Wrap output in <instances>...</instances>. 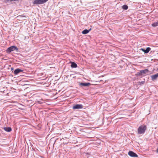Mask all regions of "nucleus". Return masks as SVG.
<instances>
[{"label": "nucleus", "instance_id": "obj_1", "mask_svg": "<svg viewBox=\"0 0 158 158\" xmlns=\"http://www.w3.org/2000/svg\"><path fill=\"white\" fill-rule=\"evenodd\" d=\"M147 129V126L141 125L137 129V132L139 135L143 134Z\"/></svg>", "mask_w": 158, "mask_h": 158}, {"label": "nucleus", "instance_id": "obj_12", "mask_svg": "<svg viewBox=\"0 0 158 158\" xmlns=\"http://www.w3.org/2000/svg\"><path fill=\"white\" fill-rule=\"evenodd\" d=\"M34 4H40L39 0H34L33 2Z\"/></svg>", "mask_w": 158, "mask_h": 158}, {"label": "nucleus", "instance_id": "obj_6", "mask_svg": "<svg viewBox=\"0 0 158 158\" xmlns=\"http://www.w3.org/2000/svg\"><path fill=\"white\" fill-rule=\"evenodd\" d=\"M141 50L144 53H148L151 50V48L149 47L147 48L146 49H144L143 48H142L141 49Z\"/></svg>", "mask_w": 158, "mask_h": 158}, {"label": "nucleus", "instance_id": "obj_9", "mask_svg": "<svg viewBox=\"0 0 158 158\" xmlns=\"http://www.w3.org/2000/svg\"><path fill=\"white\" fill-rule=\"evenodd\" d=\"M151 77L152 80L156 79L158 77V73L152 76Z\"/></svg>", "mask_w": 158, "mask_h": 158}, {"label": "nucleus", "instance_id": "obj_18", "mask_svg": "<svg viewBox=\"0 0 158 158\" xmlns=\"http://www.w3.org/2000/svg\"><path fill=\"white\" fill-rule=\"evenodd\" d=\"M91 30V28H90L88 31H89Z\"/></svg>", "mask_w": 158, "mask_h": 158}, {"label": "nucleus", "instance_id": "obj_15", "mask_svg": "<svg viewBox=\"0 0 158 158\" xmlns=\"http://www.w3.org/2000/svg\"><path fill=\"white\" fill-rule=\"evenodd\" d=\"M152 25L153 27H156L157 26H158V21H157V22H155L154 23H152Z\"/></svg>", "mask_w": 158, "mask_h": 158}, {"label": "nucleus", "instance_id": "obj_5", "mask_svg": "<svg viewBox=\"0 0 158 158\" xmlns=\"http://www.w3.org/2000/svg\"><path fill=\"white\" fill-rule=\"evenodd\" d=\"M128 154L130 156L132 157H137L138 156L136 153L132 151H130L128 153Z\"/></svg>", "mask_w": 158, "mask_h": 158}, {"label": "nucleus", "instance_id": "obj_7", "mask_svg": "<svg viewBox=\"0 0 158 158\" xmlns=\"http://www.w3.org/2000/svg\"><path fill=\"white\" fill-rule=\"evenodd\" d=\"M23 70L19 69H15L14 71V73L15 75H17L19 73L23 72Z\"/></svg>", "mask_w": 158, "mask_h": 158}, {"label": "nucleus", "instance_id": "obj_4", "mask_svg": "<svg viewBox=\"0 0 158 158\" xmlns=\"http://www.w3.org/2000/svg\"><path fill=\"white\" fill-rule=\"evenodd\" d=\"M83 107V105L81 104H76L73 106V109L74 110L82 109Z\"/></svg>", "mask_w": 158, "mask_h": 158}, {"label": "nucleus", "instance_id": "obj_16", "mask_svg": "<svg viewBox=\"0 0 158 158\" xmlns=\"http://www.w3.org/2000/svg\"><path fill=\"white\" fill-rule=\"evenodd\" d=\"M122 8L124 10H127L128 8V6L127 5H123L122 6Z\"/></svg>", "mask_w": 158, "mask_h": 158}, {"label": "nucleus", "instance_id": "obj_17", "mask_svg": "<svg viewBox=\"0 0 158 158\" xmlns=\"http://www.w3.org/2000/svg\"><path fill=\"white\" fill-rule=\"evenodd\" d=\"M144 83V81H142L141 83L142 84H143Z\"/></svg>", "mask_w": 158, "mask_h": 158}, {"label": "nucleus", "instance_id": "obj_8", "mask_svg": "<svg viewBox=\"0 0 158 158\" xmlns=\"http://www.w3.org/2000/svg\"><path fill=\"white\" fill-rule=\"evenodd\" d=\"M80 85L83 86H88L90 85V84L89 83H80L79 84Z\"/></svg>", "mask_w": 158, "mask_h": 158}, {"label": "nucleus", "instance_id": "obj_20", "mask_svg": "<svg viewBox=\"0 0 158 158\" xmlns=\"http://www.w3.org/2000/svg\"><path fill=\"white\" fill-rule=\"evenodd\" d=\"M13 68H11V70H13Z\"/></svg>", "mask_w": 158, "mask_h": 158}, {"label": "nucleus", "instance_id": "obj_10", "mask_svg": "<svg viewBox=\"0 0 158 158\" xmlns=\"http://www.w3.org/2000/svg\"><path fill=\"white\" fill-rule=\"evenodd\" d=\"M3 129L6 131L9 132L11 131V128L10 127H5Z\"/></svg>", "mask_w": 158, "mask_h": 158}, {"label": "nucleus", "instance_id": "obj_14", "mask_svg": "<svg viewBox=\"0 0 158 158\" xmlns=\"http://www.w3.org/2000/svg\"><path fill=\"white\" fill-rule=\"evenodd\" d=\"M48 0H39L40 4H43L46 2H47Z\"/></svg>", "mask_w": 158, "mask_h": 158}, {"label": "nucleus", "instance_id": "obj_2", "mask_svg": "<svg viewBox=\"0 0 158 158\" xmlns=\"http://www.w3.org/2000/svg\"><path fill=\"white\" fill-rule=\"evenodd\" d=\"M149 71L148 69H145L144 70H141L139 72H138L136 75L138 76H144L148 74Z\"/></svg>", "mask_w": 158, "mask_h": 158}, {"label": "nucleus", "instance_id": "obj_21", "mask_svg": "<svg viewBox=\"0 0 158 158\" xmlns=\"http://www.w3.org/2000/svg\"><path fill=\"white\" fill-rule=\"evenodd\" d=\"M157 70H158V68L157 69Z\"/></svg>", "mask_w": 158, "mask_h": 158}, {"label": "nucleus", "instance_id": "obj_11", "mask_svg": "<svg viewBox=\"0 0 158 158\" xmlns=\"http://www.w3.org/2000/svg\"><path fill=\"white\" fill-rule=\"evenodd\" d=\"M71 66L72 68H76L77 67V64L74 62H71Z\"/></svg>", "mask_w": 158, "mask_h": 158}, {"label": "nucleus", "instance_id": "obj_19", "mask_svg": "<svg viewBox=\"0 0 158 158\" xmlns=\"http://www.w3.org/2000/svg\"><path fill=\"white\" fill-rule=\"evenodd\" d=\"M157 152H158V148L157 149Z\"/></svg>", "mask_w": 158, "mask_h": 158}, {"label": "nucleus", "instance_id": "obj_13", "mask_svg": "<svg viewBox=\"0 0 158 158\" xmlns=\"http://www.w3.org/2000/svg\"><path fill=\"white\" fill-rule=\"evenodd\" d=\"M89 32V31L87 29H85L82 32V33L83 34H86Z\"/></svg>", "mask_w": 158, "mask_h": 158}, {"label": "nucleus", "instance_id": "obj_3", "mask_svg": "<svg viewBox=\"0 0 158 158\" xmlns=\"http://www.w3.org/2000/svg\"><path fill=\"white\" fill-rule=\"evenodd\" d=\"M18 50L17 47L15 46H12L8 48L6 50V51L8 53H10L12 51H17Z\"/></svg>", "mask_w": 158, "mask_h": 158}]
</instances>
